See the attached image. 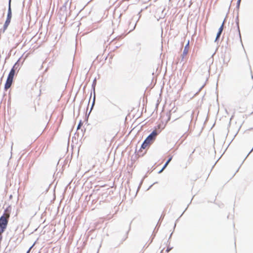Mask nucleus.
I'll return each mask as SVG.
<instances>
[{"label": "nucleus", "mask_w": 253, "mask_h": 253, "mask_svg": "<svg viewBox=\"0 0 253 253\" xmlns=\"http://www.w3.org/2000/svg\"><path fill=\"white\" fill-rule=\"evenodd\" d=\"M9 216L8 214H6L1 216L0 218V238H1V233L4 232L6 228Z\"/></svg>", "instance_id": "nucleus-1"}, {"label": "nucleus", "mask_w": 253, "mask_h": 253, "mask_svg": "<svg viewBox=\"0 0 253 253\" xmlns=\"http://www.w3.org/2000/svg\"><path fill=\"white\" fill-rule=\"evenodd\" d=\"M157 135V133L156 131L155 130L153 131L144 140L141 145V148L143 149L146 148V147L154 140Z\"/></svg>", "instance_id": "nucleus-2"}, {"label": "nucleus", "mask_w": 253, "mask_h": 253, "mask_svg": "<svg viewBox=\"0 0 253 253\" xmlns=\"http://www.w3.org/2000/svg\"><path fill=\"white\" fill-rule=\"evenodd\" d=\"M15 74V70L14 69V67L11 70L10 73H9L8 78L6 80V82L5 84V89H7L9 88L12 83L13 79Z\"/></svg>", "instance_id": "nucleus-3"}, {"label": "nucleus", "mask_w": 253, "mask_h": 253, "mask_svg": "<svg viewBox=\"0 0 253 253\" xmlns=\"http://www.w3.org/2000/svg\"><path fill=\"white\" fill-rule=\"evenodd\" d=\"M224 24V21L223 22L221 26H220V27L219 29L218 32L217 34L215 41H216L217 40V39L220 37L221 34L223 31Z\"/></svg>", "instance_id": "nucleus-4"}, {"label": "nucleus", "mask_w": 253, "mask_h": 253, "mask_svg": "<svg viewBox=\"0 0 253 253\" xmlns=\"http://www.w3.org/2000/svg\"><path fill=\"white\" fill-rule=\"evenodd\" d=\"M10 3H11V0H9V6H8V10L7 19L9 20L10 21L11 20V16H12Z\"/></svg>", "instance_id": "nucleus-5"}, {"label": "nucleus", "mask_w": 253, "mask_h": 253, "mask_svg": "<svg viewBox=\"0 0 253 253\" xmlns=\"http://www.w3.org/2000/svg\"><path fill=\"white\" fill-rule=\"evenodd\" d=\"M189 41H188L186 45H185V47H184V50H183V54H182V56H183V57H184V56H185L187 55V54L188 53V48H189Z\"/></svg>", "instance_id": "nucleus-6"}, {"label": "nucleus", "mask_w": 253, "mask_h": 253, "mask_svg": "<svg viewBox=\"0 0 253 253\" xmlns=\"http://www.w3.org/2000/svg\"><path fill=\"white\" fill-rule=\"evenodd\" d=\"M10 22V20L6 19V20L4 23V25L3 26V29H4L3 30L4 31H5L6 29V28L8 27V25L9 24Z\"/></svg>", "instance_id": "nucleus-7"}, {"label": "nucleus", "mask_w": 253, "mask_h": 253, "mask_svg": "<svg viewBox=\"0 0 253 253\" xmlns=\"http://www.w3.org/2000/svg\"><path fill=\"white\" fill-rule=\"evenodd\" d=\"M172 159V157H170V158L169 159V160L167 161V162L166 163V164H165V165L163 167V169H165L167 166H168V165L169 164V163L171 161Z\"/></svg>", "instance_id": "nucleus-8"}, {"label": "nucleus", "mask_w": 253, "mask_h": 253, "mask_svg": "<svg viewBox=\"0 0 253 253\" xmlns=\"http://www.w3.org/2000/svg\"><path fill=\"white\" fill-rule=\"evenodd\" d=\"M35 244H34L30 248V249H29V250L27 251V253H29V252H30L31 249L34 247Z\"/></svg>", "instance_id": "nucleus-9"}, {"label": "nucleus", "mask_w": 253, "mask_h": 253, "mask_svg": "<svg viewBox=\"0 0 253 253\" xmlns=\"http://www.w3.org/2000/svg\"><path fill=\"white\" fill-rule=\"evenodd\" d=\"M241 0H238V1H237V6L239 7V5H240V2H241Z\"/></svg>", "instance_id": "nucleus-10"}, {"label": "nucleus", "mask_w": 253, "mask_h": 253, "mask_svg": "<svg viewBox=\"0 0 253 253\" xmlns=\"http://www.w3.org/2000/svg\"><path fill=\"white\" fill-rule=\"evenodd\" d=\"M80 126H81V124H80L78 125V127H77V129H79V128H80Z\"/></svg>", "instance_id": "nucleus-11"}, {"label": "nucleus", "mask_w": 253, "mask_h": 253, "mask_svg": "<svg viewBox=\"0 0 253 253\" xmlns=\"http://www.w3.org/2000/svg\"><path fill=\"white\" fill-rule=\"evenodd\" d=\"M164 169H163V168L162 169H161V170L159 171V173H161V172H162V171L164 170Z\"/></svg>", "instance_id": "nucleus-12"}, {"label": "nucleus", "mask_w": 253, "mask_h": 253, "mask_svg": "<svg viewBox=\"0 0 253 253\" xmlns=\"http://www.w3.org/2000/svg\"><path fill=\"white\" fill-rule=\"evenodd\" d=\"M253 151V150H251V151H250V153H251V152Z\"/></svg>", "instance_id": "nucleus-13"}, {"label": "nucleus", "mask_w": 253, "mask_h": 253, "mask_svg": "<svg viewBox=\"0 0 253 253\" xmlns=\"http://www.w3.org/2000/svg\"><path fill=\"white\" fill-rule=\"evenodd\" d=\"M253 151V150H251V151H250V153H251V152Z\"/></svg>", "instance_id": "nucleus-14"}, {"label": "nucleus", "mask_w": 253, "mask_h": 253, "mask_svg": "<svg viewBox=\"0 0 253 253\" xmlns=\"http://www.w3.org/2000/svg\"><path fill=\"white\" fill-rule=\"evenodd\" d=\"M253 151V150H251V151H250V153H251V152Z\"/></svg>", "instance_id": "nucleus-15"}]
</instances>
